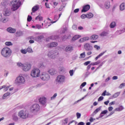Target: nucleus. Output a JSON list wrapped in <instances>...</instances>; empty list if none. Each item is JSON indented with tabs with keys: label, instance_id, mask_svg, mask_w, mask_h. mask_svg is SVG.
Instances as JSON below:
<instances>
[{
	"label": "nucleus",
	"instance_id": "obj_1",
	"mask_svg": "<svg viewBox=\"0 0 125 125\" xmlns=\"http://www.w3.org/2000/svg\"><path fill=\"white\" fill-rule=\"evenodd\" d=\"M12 51L11 48L4 47L1 50L0 54L4 58H9L11 56Z\"/></svg>",
	"mask_w": 125,
	"mask_h": 125
},
{
	"label": "nucleus",
	"instance_id": "obj_2",
	"mask_svg": "<svg viewBox=\"0 0 125 125\" xmlns=\"http://www.w3.org/2000/svg\"><path fill=\"white\" fill-rule=\"evenodd\" d=\"M21 5V2L20 0H13L11 1V6L12 11H15L17 10Z\"/></svg>",
	"mask_w": 125,
	"mask_h": 125
},
{
	"label": "nucleus",
	"instance_id": "obj_3",
	"mask_svg": "<svg viewBox=\"0 0 125 125\" xmlns=\"http://www.w3.org/2000/svg\"><path fill=\"white\" fill-rule=\"evenodd\" d=\"M25 78L22 76H18L15 81V83L17 85H22L25 83Z\"/></svg>",
	"mask_w": 125,
	"mask_h": 125
},
{
	"label": "nucleus",
	"instance_id": "obj_4",
	"mask_svg": "<svg viewBox=\"0 0 125 125\" xmlns=\"http://www.w3.org/2000/svg\"><path fill=\"white\" fill-rule=\"evenodd\" d=\"M40 108L39 104H33L30 107V111L34 114V115H37L39 113V111H40Z\"/></svg>",
	"mask_w": 125,
	"mask_h": 125
},
{
	"label": "nucleus",
	"instance_id": "obj_5",
	"mask_svg": "<svg viewBox=\"0 0 125 125\" xmlns=\"http://www.w3.org/2000/svg\"><path fill=\"white\" fill-rule=\"evenodd\" d=\"M18 116L21 119H27L29 117V112L27 110H21L18 113Z\"/></svg>",
	"mask_w": 125,
	"mask_h": 125
},
{
	"label": "nucleus",
	"instance_id": "obj_6",
	"mask_svg": "<svg viewBox=\"0 0 125 125\" xmlns=\"http://www.w3.org/2000/svg\"><path fill=\"white\" fill-rule=\"evenodd\" d=\"M41 74V70L38 68H34L31 72V76L32 78H38Z\"/></svg>",
	"mask_w": 125,
	"mask_h": 125
},
{
	"label": "nucleus",
	"instance_id": "obj_7",
	"mask_svg": "<svg viewBox=\"0 0 125 125\" xmlns=\"http://www.w3.org/2000/svg\"><path fill=\"white\" fill-rule=\"evenodd\" d=\"M59 54V53L57 50H52L49 51L47 54V56L51 59H54L56 56Z\"/></svg>",
	"mask_w": 125,
	"mask_h": 125
},
{
	"label": "nucleus",
	"instance_id": "obj_8",
	"mask_svg": "<svg viewBox=\"0 0 125 125\" xmlns=\"http://www.w3.org/2000/svg\"><path fill=\"white\" fill-rule=\"evenodd\" d=\"M40 78L42 81H49L50 76H49V74L46 72H43L40 75Z\"/></svg>",
	"mask_w": 125,
	"mask_h": 125
},
{
	"label": "nucleus",
	"instance_id": "obj_9",
	"mask_svg": "<svg viewBox=\"0 0 125 125\" xmlns=\"http://www.w3.org/2000/svg\"><path fill=\"white\" fill-rule=\"evenodd\" d=\"M32 68V64L30 62H26L23 64V66L22 67V70L24 72H28L31 70Z\"/></svg>",
	"mask_w": 125,
	"mask_h": 125
},
{
	"label": "nucleus",
	"instance_id": "obj_10",
	"mask_svg": "<svg viewBox=\"0 0 125 125\" xmlns=\"http://www.w3.org/2000/svg\"><path fill=\"white\" fill-rule=\"evenodd\" d=\"M66 77L64 75H58L57 77V83H63L65 82Z\"/></svg>",
	"mask_w": 125,
	"mask_h": 125
},
{
	"label": "nucleus",
	"instance_id": "obj_11",
	"mask_svg": "<svg viewBox=\"0 0 125 125\" xmlns=\"http://www.w3.org/2000/svg\"><path fill=\"white\" fill-rule=\"evenodd\" d=\"M84 48L86 51H91L93 49V47L88 43H86L84 45Z\"/></svg>",
	"mask_w": 125,
	"mask_h": 125
},
{
	"label": "nucleus",
	"instance_id": "obj_12",
	"mask_svg": "<svg viewBox=\"0 0 125 125\" xmlns=\"http://www.w3.org/2000/svg\"><path fill=\"white\" fill-rule=\"evenodd\" d=\"M39 101L42 106H46V98L45 97L40 98L39 99Z\"/></svg>",
	"mask_w": 125,
	"mask_h": 125
},
{
	"label": "nucleus",
	"instance_id": "obj_13",
	"mask_svg": "<svg viewBox=\"0 0 125 125\" xmlns=\"http://www.w3.org/2000/svg\"><path fill=\"white\" fill-rule=\"evenodd\" d=\"M48 73L51 76H54V75L57 74V71L53 68H51L48 71Z\"/></svg>",
	"mask_w": 125,
	"mask_h": 125
},
{
	"label": "nucleus",
	"instance_id": "obj_14",
	"mask_svg": "<svg viewBox=\"0 0 125 125\" xmlns=\"http://www.w3.org/2000/svg\"><path fill=\"white\" fill-rule=\"evenodd\" d=\"M89 9H90V6L89 5H85L83 6L82 12H86V11H88Z\"/></svg>",
	"mask_w": 125,
	"mask_h": 125
},
{
	"label": "nucleus",
	"instance_id": "obj_15",
	"mask_svg": "<svg viewBox=\"0 0 125 125\" xmlns=\"http://www.w3.org/2000/svg\"><path fill=\"white\" fill-rule=\"evenodd\" d=\"M58 45V43L55 42H52L47 44L48 47H55V46H57Z\"/></svg>",
	"mask_w": 125,
	"mask_h": 125
},
{
	"label": "nucleus",
	"instance_id": "obj_16",
	"mask_svg": "<svg viewBox=\"0 0 125 125\" xmlns=\"http://www.w3.org/2000/svg\"><path fill=\"white\" fill-rule=\"evenodd\" d=\"M7 31L9 33H11V34H14L16 32V29L12 28V27H8L7 28Z\"/></svg>",
	"mask_w": 125,
	"mask_h": 125
},
{
	"label": "nucleus",
	"instance_id": "obj_17",
	"mask_svg": "<svg viewBox=\"0 0 125 125\" xmlns=\"http://www.w3.org/2000/svg\"><path fill=\"white\" fill-rule=\"evenodd\" d=\"M100 110H101V106L96 109V110L92 113L91 116H92V117H94V116H95L96 114L100 111Z\"/></svg>",
	"mask_w": 125,
	"mask_h": 125
},
{
	"label": "nucleus",
	"instance_id": "obj_18",
	"mask_svg": "<svg viewBox=\"0 0 125 125\" xmlns=\"http://www.w3.org/2000/svg\"><path fill=\"white\" fill-rule=\"evenodd\" d=\"M74 48L71 45H68L65 48V51L68 52V51H72Z\"/></svg>",
	"mask_w": 125,
	"mask_h": 125
},
{
	"label": "nucleus",
	"instance_id": "obj_19",
	"mask_svg": "<svg viewBox=\"0 0 125 125\" xmlns=\"http://www.w3.org/2000/svg\"><path fill=\"white\" fill-rule=\"evenodd\" d=\"M11 13V12L8 10V9H6L4 13V15L5 16H9Z\"/></svg>",
	"mask_w": 125,
	"mask_h": 125
},
{
	"label": "nucleus",
	"instance_id": "obj_20",
	"mask_svg": "<svg viewBox=\"0 0 125 125\" xmlns=\"http://www.w3.org/2000/svg\"><path fill=\"white\" fill-rule=\"evenodd\" d=\"M121 94V92H117L115 93L114 95L111 96V99H114V98H117Z\"/></svg>",
	"mask_w": 125,
	"mask_h": 125
},
{
	"label": "nucleus",
	"instance_id": "obj_21",
	"mask_svg": "<svg viewBox=\"0 0 125 125\" xmlns=\"http://www.w3.org/2000/svg\"><path fill=\"white\" fill-rule=\"evenodd\" d=\"M105 52H106V51L101 53L99 55H98L97 57H96L95 58V61H97V60H98L99 58H100V57H101L102 56H103V55H104V54L105 53Z\"/></svg>",
	"mask_w": 125,
	"mask_h": 125
},
{
	"label": "nucleus",
	"instance_id": "obj_22",
	"mask_svg": "<svg viewBox=\"0 0 125 125\" xmlns=\"http://www.w3.org/2000/svg\"><path fill=\"white\" fill-rule=\"evenodd\" d=\"M16 37H21L23 36V32L22 31L19 30L18 31H17L15 34Z\"/></svg>",
	"mask_w": 125,
	"mask_h": 125
},
{
	"label": "nucleus",
	"instance_id": "obj_23",
	"mask_svg": "<svg viewBox=\"0 0 125 125\" xmlns=\"http://www.w3.org/2000/svg\"><path fill=\"white\" fill-rule=\"evenodd\" d=\"M39 8H40V6H39L38 5L35 6L32 8V12H36V11H37V10H39Z\"/></svg>",
	"mask_w": 125,
	"mask_h": 125
},
{
	"label": "nucleus",
	"instance_id": "obj_24",
	"mask_svg": "<svg viewBox=\"0 0 125 125\" xmlns=\"http://www.w3.org/2000/svg\"><path fill=\"white\" fill-rule=\"evenodd\" d=\"M104 6H105V8H106V9H109V8H110V1H107L106 2H105Z\"/></svg>",
	"mask_w": 125,
	"mask_h": 125
},
{
	"label": "nucleus",
	"instance_id": "obj_25",
	"mask_svg": "<svg viewBox=\"0 0 125 125\" xmlns=\"http://www.w3.org/2000/svg\"><path fill=\"white\" fill-rule=\"evenodd\" d=\"M120 9L122 11H123V10H125V3H122L121 4H120Z\"/></svg>",
	"mask_w": 125,
	"mask_h": 125
},
{
	"label": "nucleus",
	"instance_id": "obj_26",
	"mask_svg": "<svg viewBox=\"0 0 125 125\" xmlns=\"http://www.w3.org/2000/svg\"><path fill=\"white\" fill-rule=\"evenodd\" d=\"M11 94L10 92H7L5 93L2 97V99H6V98H7V96H9V95Z\"/></svg>",
	"mask_w": 125,
	"mask_h": 125
},
{
	"label": "nucleus",
	"instance_id": "obj_27",
	"mask_svg": "<svg viewBox=\"0 0 125 125\" xmlns=\"http://www.w3.org/2000/svg\"><path fill=\"white\" fill-rule=\"evenodd\" d=\"M115 110L118 112H121V111H123V110H124V106H123V105H121L119 107L116 108Z\"/></svg>",
	"mask_w": 125,
	"mask_h": 125
},
{
	"label": "nucleus",
	"instance_id": "obj_28",
	"mask_svg": "<svg viewBox=\"0 0 125 125\" xmlns=\"http://www.w3.org/2000/svg\"><path fill=\"white\" fill-rule=\"evenodd\" d=\"M92 17H93V14L89 13L86 14V18L90 19V18H92Z\"/></svg>",
	"mask_w": 125,
	"mask_h": 125
},
{
	"label": "nucleus",
	"instance_id": "obj_29",
	"mask_svg": "<svg viewBox=\"0 0 125 125\" xmlns=\"http://www.w3.org/2000/svg\"><path fill=\"white\" fill-rule=\"evenodd\" d=\"M87 96V95H85L84 97H83L81 99L78 100L77 101H76L74 104L73 105H75V104H77V103H79V102H80V101H82V100H83V99H84V98H85V97Z\"/></svg>",
	"mask_w": 125,
	"mask_h": 125
},
{
	"label": "nucleus",
	"instance_id": "obj_30",
	"mask_svg": "<svg viewBox=\"0 0 125 125\" xmlns=\"http://www.w3.org/2000/svg\"><path fill=\"white\" fill-rule=\"evenodd\" d=\"M91 40H97L98 39V35H93L90 37Z\"/></svg>",
	"mask_w": 125,
	"mask_h": 125
},
{
	"label": "nucleus",
	"instance_id": "obj_31",
	"mask_svg": "<svg viewBox=\"0 0 125 125\" xmlns=\"http://www.w3.org/2000/svg\"><path fill=\"white\" fill-rule=\"evenodd\" d=\"M80 38H81V36L75 35L72 38V41H76V40H78V39H80Z\"/></svg>",
	"mask_w": 125,
	"mask_h": 125
},
{
	"label": "nucleus",
	"instance_id": "obj_32",
	"mask_svg": "<svg viewBox=\"0 0 125 125\" xmlns=\"http://www.w3.org/2000/svg\"><path fill=\"white\" fill-rule=\"evenodd\" d=\"M38 67H40V68H44L45 67V65L44 64H43V62H40L38 64Z\"/></svg>",
	"mask_w": 125,
	"mask_h": 125
},
{
	"label": "nucleus",
	"instance_id": "obj_33",
	"mask_svg": "<svg viewBox=\"0 0 125 125\" xmlns=\"http://www.w3.org/2000/svg\"><path fill=\"white\" fill-rule=\"evenodd\" d=\"M59 38V36H51L50 39L51 40H53V41H54V40H57Z\"/></svg>",
	"mask_w": 125,
	"mask_h": 125
},
{
	"label": "nucleus",
	"instance_id": "obj_34",
	"mask_svg": "<svg viewBox=\"0 0 125 125\" xmlns=\"http://www.w3.org/2000/svg\"><path fill=\"white\" fill-rule=\"evenodd\" d=\"M36 20H39V21H42L43 20V18L41 16H37L36 18H35Z\"/></svg>",
	"mask_w": 125,
	"mask_h": 125
},
{
	"label": "nucleus",
	"instance_id": "obj_35",
	"mask_svg": "<svg viewBox=\"0 0 125 125\" xmlns=\"http://www.w3.org/2000/svg\"><path fill=\"white\" fill-rule=\"evenodd\" d=\"M109 27L111 28H115V27H116V22H111L109 25Z\"/></svg>",
	"mask_w": 125,
	"mask_h": 125
},
{
	"label": "nucleus",
	"instance_id": "obj_36",
	"mask_svg": "<svg viewBox=\"0 0 125 125\" xmlns=\"http://www.w3.org/2000/svg\"><path fill=\"white\" fill-rule=\"evenodd\" d=\"M3 86H5L3 88H4L3 89L4 91H6L8 90V89H9V88L10 87V85L6 86V85H3Z\"/></svg>",
	"mask_w": 125,
	"mask_h": 125
},
{
	"label": "nucleus",
	"instance_id": "obj_37",
	"mask_svg": "<svg viewBox=\"0 0 125 125\" xmlns=\"http://www.w3.org/2000/svg\"><path fill=\"white\" fill-rule=\"evenodd\" d=\"M100 63V61H98L95 62H93L90 63V65H91L92 66H95L96 65H98V64H99Z\"/></svg>",
	"mask_w": 125,
	"mask_h": 125
},
{
	"label": "nucleus",
	"instance_id": "obj_38",
	"mask_svg": "<svg viewBox=\"0 0 125 125\" xmlns=\"http://www.w3.org/2000/svg\"><path fill=\"white\" fill-rule=\"evenodd\" d=\"M27 52H29V53H33V49H32V48L29 47L26 49Z\"/></svg>",
	"mask_w": 125,
	"mask_h": 125
},
{
	"label": "nucleus",
	"instance_id": "obj_39",
	"mask_svg": "<svg viewBox=\"0 0 125 125\" xmlns=\"http://www.w3.org/2000/svg\"><path fill=\"white\" fill-rule=\"evenodd\" d=\"M57 96V93H55L52 97H51L50 100H54Z\"/></svg>",
	"mask_w": 125,
	"mask_h": 125
},
{
	"label": "nucleus",
	"instance_id": "obj_40",
	"mask_svg": "<svg viewBox=\"0 0 125 125\" xmlns=\"http://www.w3.org/2000/svg\"><path fill=\"white\" fill-rule=\"evenodd\" d=\"M107 35H108V33L104 31L102 33H101L100 36H101L102 37H105L107 36Z\"/></svg>",
	"mask_w": 125,
	"mask_h": 125
},
{
	"label": "nucleus",
	"instance_id": "obj_41",
	"mask_svg": "<svg viewBox=\"0 0 125 125\" xmlns=\"http://www.w3.org/2000/svg\"><path fill=\"white\" fill-rule=\"evenodd\" d=\"M85 57V52L80 54V58H84Z\"/></svg>",
	"mask_w": 125,
	"mask_h": 125
},
{
	"label": "nucleus",
	"instance_id": "obj_42",
	"mask_svg": "<svg viewBox=\"0 0 125 125\" xmlns=\"http://www.w3.org/2000/svg\"><path fill=\"white\" fill-rule=\"evenodd\" d=\"M21 52L22 54H26L27 53V49H21Z\"/></svg>",
	"mask_w": 125,
	"mask_h": 125
},
{
	"label": "nucleus",
	"instance_id": "obj_43",
	"mask_svg": "<svg viewBox=\"0 0 125 125\" xmlns=\"http://www.w3.org/2000/svg\"><path fill=\"white\" fill-rule=\"evenodd\" d=\"M5 44L8 46H9L10 45H12V43L11 42H7L5 43Z\"/></svg>",
	"mask_w": 125,
	"mask_h": 125
},
{
	"label": "nucleus",
	"instance_id": "obj_44",
	"mask_svg": "<svg viewBox=\"0 0 125 125\" xmlns=\"http://www.w3.org/2000/svg\"><path fill=\"white\" fill-rule=\"evenodd\" d=\"M74 73H75V71H74V70H70L69 71L70 76H71V77H72V76H73L74 75Z\"/></svg>",
	"mask_w": 125,
	"mask_h": 125
},
{
	"label": "nucleus",
	"instance_id": "obj_45",
	"mask_svg": "<svg viewBox=\"0 0 125 125\" xmlns=\"http://www.w3.org/2000/svg\"><path fill=\"white\" fill-rule=\"evenodd\" d=\"M13 119L14 120V121H18V117H17L16 115H13Z\"/></svg>",
	"mask_w": 125,
	"mask_h": 125
},
{
	"label": "nucleus",
	"instance_id": "obj_46",
	"mask_svg": "<svg viewBox=\"0 0 125 125\" xmlns=\"http://www.w3.org/2000/svg\"><path fill=\"white\" fill-rule=\"evenodd\" d=\"M17 66H18V67H23L24 64H23V63H22L21 62H18L17 63Z\"/></svg>",
	"mask_w": 125,
	"mask_h": 125
},
{
	"label": "nucleus",
	"instance_id": "obj_47",
	"mask_svg": "<svg viewBox=\"0 0 125 125\" xmlns=\"http://www.w3.org/2000/svg\"><path fill=\"white\" fill-rule=\"evenodd\" d=\"M37 39H38V41H41V40L43 39V36H42V35L39 36L37 37Z\"/></svg>",
	"mask_w": 125,
	"mask_h": 125
},
{
	"label": "nucleus",
	"instance_id": "obj_48",
	"mask_svg": "<svg viewBox=\"0 0 125 125\" xmlns=\"http://www.w3.org/2000/svg\"><path fill=\"white\" fill-rule=\"evenodd\" d=\"M107 113H108V110H104L103 111H102L101 113L103 114V115H106V114H107Z\"/></svg>",
	"mask_w": 125,
	"mask_h": 125
},
{
	"label": "nucleus",
	"instance_id": "obj_49",
	"mask_svg": "<svg viewBox=\"0 0 125 125\" xmlns=\"http://www.w3.org/2000/svg\"><path fill=\"white\" fill-rule=\"evenodd\" d=\"M27 21L28 22H31V21H32V17L31 16H30L29 15L28 16Z\"/></svg>",
	"mask_w": 125,
	"mask_h": 125
},
{
	"label": "nucleus",
	"instance_id": "obj_50",
	"mask_svg": "<svg viewBox=\"0 0 125 125\" xmlns=\"http://www.w3.org/2000/svg\"><path fill=\"white\" fill-rule=\"evenodd\" d=\"M76 116L77 117V119H80V118H81V116H82V114H81V113L77 112L76 113Z\"/></svg>",
	"mask_w": 125,
	"mask_h": 125
},
{
	"label": "nucleus",
	"instance_id": "obj_51",
	"mask_svg": "<svg viewBox=\"0 0 125 125\" xmlns=\"http://www.w3.org/2000/svg\"><path fill=\"white\" fill-rule=\"evenodd\" d=\"M2 21L3 23H6V22H7V21H8V19H1V20Z\"/></svg>",
	"mask_w": 125,
	"mask_h": 125
},
{
	"label": "nucleus",
	"instance_id": "obj_52",
	"mask_svg": "<svg viewBox=\"0 0 125 125\" xmlns=\"http://www.w3.org/2000/svg\"><path fill=\"white\" fill-rule=\"evenodd\" d=\"M86 85V82H84V83H82L80 86V88H82V86L83 87V86H85Z\"/></svg>",
	"mask_w": 125,
	"mask_h": 125
},
{
	"label": "nucleus",
	"instance_id": "obj_53",
	"mask_svg": "<svg viewBox=\"0 0 125 125\" xmlns=\"http://www.w3.org/2000/svg\"><path fill=\"white\" fill-rule=\"evenodd\" d=\"M54 19V20H55V21H56V22H57V21H58V20H59V19L58 18V16L55 15Z\"/></svg>",
	"mask_w": 125,
	"mask_h": 125
},
{
	"label": "nucleus",
	"instance_id": "obj_54",
	"mask_svg": "<svg viewBox=\"0 0 125 125\" xmlns=\"http://www.w3.org/2000/svg\"><path fill=\"white\" fill-rule=\"evenodd\" d=\"M103 99H104V97L103 96H101L99 98L98 101L99 102H100V101H102V100H103Z\"/></svg>",
	"mask_w": 125,
	"mask_h": 125
},
{
	"label": "nucleus",
	"instance_id": "obj_55",
	"mask_svg": "<svg viewBox=\"0 0 125 125\" xmlns=\"http://www.w3.org/2000/svg\"><path fill=\"white\" fill-rule=\"evenodd\" d=\"M124 86H125V83H122L119 86V88H123Z\"/></svg>",
	"mask_w": 125,
	"mask_h": 125
},
{
	"label": "nucleus",
	"instance_id": "obj_56",
	"mask_svg": "<svg viewBox=\"0 0 125 125\" xmlns=\"http://www.w3.org/2000/svg\"><path fill=\"white\" fill-rule=\"evenodd\" d=\"M94 47L97 50H99V49H100V47L97 45H95Z\"/></svg>",
	"mask_w": 125,
	"mask_h": 125
},
{
	"label": "nucleus",
	"instance_id": "obj_57",
	"mask_svg": "<svg viewBox=\"0 0 125 125\" xmlns=\"http://www.w3.org/2000/svg\"><path fill=\"white\" fill-rule=\"evenodd\" d=\"M91 62L90 61H87V62H86L84 63V65L85 66H87V65H88V64H90Z\"/></svg>",
	"mask_w": 125,
	"mask_h": 125
},
{
	"label": "nucleus",
	"instance_id": "obj_58",
	"mask_svg": "<svg viewBox=\"0 0 125 125\" xmlns=\"http://www.w3.org/2000/svg\"><path fill=\"white\" fill-rule=\"evenodd\" d=\"M83 39L84 40V42H86V41H88V40H89V37H83Z\"/></svg>",
	"mask_w": 125,
	"mask_h": 125
},
{
	"label": "nucleus",
	"instance_id": "obj_59",
	"mask_svg": "<svg viewBox=\"0 0 125 125\" xmlns=\"http://www.w3.org/2000/svg\"><path fill=\"white\" fill-rule=\"evenodd\" d=\"M81 18L82 19H85V18H86V15L85 14H83L81 16Z\"/></svg>",
	"mask_w": 125,
	"mask_h": 125
},
{
	"label": "nucleus",
	"instance_id": "obj_60",
	"mask_svg": "<svg viewBox=\"0 0 125 125\" xmlns=\"http://www.w3.org/2000/svg\"><path fill=\"white\" fill-rule=\"evenodd\" d=\"M43 85V84L42 83H40L39 84H38L36 85V87H41V86H42V85Z\"/></svg>",
	"mask_w": 125,
	"mask_h": 125
},
{
	"label": "nucleus",
	"instance_id": "obj_61",
	"mask_svg": "<svg viewBox=\"0 0 125 125\" xmlns=\"http://www.w3.org/2000/svg\"><path fill=\"white\" fill-rule=\"evenodd\" d=\"M115 103H116V102L113 101L109 104V106H112V105H115Z\"/></svg>",
	"mask_w": 125,
	"mask_h": 125
},
{
	"label": "nucleus",
	"instance_id": "obj_62",
	"mask_svg": "<svg viewBox=\"0 0 125 125\" xmlns=\"http://www.w3.org/2000/svg\"><path fill=\"white\" fill-rule=\"evenodd\" d=\"M36 28L37 29H42V25H41L40 24H37L36 25Z\"/></svg>",
	"mask_w": 125,
	"mask_h": 125
},
{
	"label": "nucleus",
	"instance_id": "obj_63",
	"mask_svg": "<svg viewBox=\"0 0 125 125\" xmlns=\"http://www.w3.org/2000/svg\"><path fill=\"white\" fill-rule=\"evenodd\" d=\"M72 29H73V30H77V25L74 24L72 26Z\"/></svg>",
	"mask_w": 125,
	"mask_h": 125
},
{
	"label": "nucleus",
	"instance_id": "obj_64",
	"mask_svg": "<svg viewBox=\"0 0 125 125\" xmlns=\"http://www.w3.org/2000/svg\"><path fill=\"white\" fill-rule=\"evenodd\" d=\"M78 125H84V123L81 122L78 124Z\"/></svg>",
	"mask_w": 125,
	"mask_h": 125
}]
</instances>
